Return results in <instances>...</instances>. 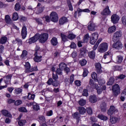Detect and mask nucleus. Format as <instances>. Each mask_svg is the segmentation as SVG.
I'll list each match as a JSON object with an SVG mask.
<instances>
[{"label": "nucleus", "instance_id": "16", "mask_svg": "<svg viewBox=\"0 0 126 126\" xmlns=\"http://www.w3.org/2000/svg\"><path fill=\"white\" fill-rule=\"evenodd\" d=\"M68 20H67V18L66 17H62L59 19V23L60 25H63L66 22H68Z\"/></svg>", "mask_w": 126, "mask_h": 126}, {"label": "nucleus", "instance_id": "51", "mask_svg": "<svg viewBox=\"0 0 126 126\" xmlns=\"http://www.w3.org/2000/svg\"><path fill=\"white\" fill-rule=\"evenodd\" d=\"M83 96H85V97H88V90L84 89L82 93Z\"/></svg>", "mask_w": 126, "mask_h": 126}, {"label": "nucleus", "instance_id": "2", "mask_svg": "<svg viewBox=\"0 0 126 126\" xmlns=\"http://www.w3.org/2000/svg\"><path fill=\"white\" fill-rule=\"evenodd\" d=\"M112 91L113 92V94L115 96H118L120 94V92L121 91V89H120V86L116 84L112 87Z\"/></svg>", "mask_w": 126, "mask_h": 126}, {"label": "nucleus", "instance_id": "59", "mask_svg": "<svg viewBox=\"0 0 126 126\" xmlns=\"http://www.w3.org/2000/svg\"><path fill=\"white\" fill-rule=\"evenodd\" d=\"M125 77H126V75L120 74L117 77V79H125Z\"/></svg>", "mask_w": 126, "mask_h": 126}, {"label": "nucleus", "instance_id": "37", "mask_svg": "<svg viewBox=\"0 0 126 126\" xmlns=\"http://www.w3.org/2000/svg\"><path fill=\"white\" fill-rule=\"evenodd\" d=\"M28 95V99L29 100H34L35 98V94H32L30 93H29Z\"/></svg>", "mask_w": 126, "mask_h": 126}, {"label": "nucleus", "instance_id": "43", "mask_svg": "<svg viewBox=\"0 0 126 126\" xmlns=\"http://www.w3.org/2000/svg\"><path fill=\"white\" fill-rule=\"evenodd\" d=\"M108 50L107 48H98L97 49L99 53H105Z\"/></svg>", "mask_w": 126, "mask_h": 126}, {"label": "nucleus", "instance_id": "22", "mask_svg": "<svg viewBox=\"0 0 126 126\" xmlns=\"http://www.w3.org/2000/svg\"><path fill=\"white\" fill-rule=\"evenodd\" d=\"M101 112L105 113L107 111V103L106 102H102L101 105Z\"/></svg>", "mask_w": 126, "mask_h": 126}, {"label": "nucleus", "instance_id": "15", "mask_svg": "<svg viewBox=\"0 0 126 126\" xmlns=\"http://www.w3.org/2000/svg\"><path fill=\"white\" fill-rule=\"evenodd\" d=\"M120 121V118L116 117L110 116V123L112 125L118 123Z\"/></svg>", "mask_w": 126, "mask_h": 126}, {"label": "nucleus", "instance_id": "4", "mask_svg": "<svg viewBox=\"0 0 126 126\" xmlns=\"http://www.w3.org/2000/svg\"><path fill=\"white\" fill-rule=\"evenodd\" d=\"M50 20L53 22L59 21V16L56 12H52L50 14Z\"/></svg>", "mask_w": 126, "mask_h": 126}, {"label": "nucleus", "instance_id": "30", "mask_svg": "<svg viewBox=\"0 0 126 126\" xmlns=\"http://www.w3.org/2000/svg\"><path fill=\"white\" fill-rule=\"evenodd\" d=\"M51 43L53 46H57L58 45V39L56 37H53L51 40Z\"/></svg>", "mask_w": 126, "mask_h": 126}, {"label": "nucleus", "instance_id": "57", "mask_svg": "<svg viewBox=\"0 0 126 126\" xmlns=\"http://www.w3.org/2000/svg\"><path fill=\"white\" fill-rule=\"evenodd\" d=\"M99 48H108V43L103 42L99 45Z\"/></svg>", "mask_w": 126, "mask_h": 126}, {"label": "nucleus", "instance_id": "56", "mask_svg": "<svg viewBox=\"0 0 126 126\" xmlns=\"http://www.w3.org/2000/svg\"><path fill=\"white\" fill-rule=\"evenodd\" d=\"M19 111L21 113H27V109H26L25 107H24L19 108Z\"/></svg>", "mask_w": 126, "mask_h": 126}, {"label": "nucleus", "instance_id": "5", "mask_svg": "<svg viewBox=\"0 0 126 126\" xmlns=\"http://www.w3.org/2000/svg\"><path fill=\"white\" fill-rule=\"evenodd\" d=\"M40 54V51L39 50H36L35 52L34 53V58H33V60L35 63H40L41 61H42V56H39Z\"/></svg>", "mask_w": 126, "mask_h": 126}, {"label": "nucleus", "instance_id": "8", "mask_svg": "<svg viewBox=\"0 0 126 126\" xmlns=\"http://www.w3.org/2000/svg\"><path fill=\"white\" fill-rule=\"evenodd\" d=\"M96 25H95V24L93 22H89V25L88 26V29L89 31H95V29L96 28Z\"/></svg>", "mask_w": 126, "mask_h": 126}, {"label": "nucleus", "instance_id": "26", "mask_svg": "<svg viewBox=\"0 0 126 126\" xmlns=\"http://www.w3.org/2000/svg\"><path fill=\"white\" fill-rule=\"evenodd\" d=\"M123 60H124V58H123V56L121 55H119L116 58V63H121L123 62Z\"/></svg>", "mask_w": 126, "mask_h": 126}, {"label": "nucleus", "instance_id": "9", "mask_svg": "<svg viewBox=\"0 0 126 126\" xmlns=\"http://www.w3.org/2000/svg\"><path fill=\"white\" fill-rule=\"evenodd\" d=\"M38 40H39V36L38 35V33H36L34 36L29 39L28 43L32 44V43H35V42H37Z\"/></svg>", "mask_w": 126, "mask_h": 126}, {"label": "nucleus", "instance_id": "12", "mask_svg": "<svg viewBox=\"0 0 126 126\" xmlns=\"http://www.w3.org/2000/svg\"><path fill=\"white\" fill-rule=\"evenodd\" d=\"M5 79L4 80V82L5 84H10V81H11V78L12 77V74H8L4 76Z\"/></svg>", "mask_w": 126, "mask_h": 126}, {"label": "nucleus", "instance_id": "1", "mask_svg": "<svg viewBox=\"0 0 126 126\" xmlns=\"http://www.w3.org/2000/svg\"><path fill=\"white\" fill-rule=\"evenodd\" d=\"M37 35L39 42L42 44L45 43L49 38V34L47 33H41V34L37 33Z\"/></svg>", "mask_w": 126, "mask_h": 126}, {"label": "nucleus", "instance_id": "60", "mask_svg": "<svg viewBox=\"0 0 126 126\" xmlns=\"http://www.w3.org/2000/svg\"><path fill=\"white\" fill-rule=\"evenodd\" d=\"M97 82H98V84L99 85H103V84H105V80L101 79H99L98 80H97Z\"/></svg>", "mask_w": 126, "mask_h": 126}, {"label": "nucleus", "instance_id": "58", "mask_svg": "<svg viewBox=\"0 0 126 126\" xmlns=\"http://www.w3.org/2000/svg\"><path fill=\"white\" fill-rule=\"evenodd\" d=\"M86 111L89 115H92V114H93V112L92 111V108L91 107L87 108Z\"/></svg>", "mask_w": 126, "mask_h": 126}, {"label": "nucleus", "instance_id": "63", "mask_svg": "<svg viewBox=\"0 0 126 126\" xmlns=\"http://www.w3.org/2000/svg\"><path fill=\"white\" fill-rule=\"evenodd\" d=\"M92 78L93 79H94V80H96V79H97V74L95 72H93L92 73Z\"/></svg>", "mask_w": 126, "mask_h": 126}, {"label": "nucleus", "instance_id": "64", "mask_svg": "<svg viewBox=\"0 0 126 126\" xmlns=\"http://www.w3.org/2000/svg\"><path fill=\"white\" fill-rule=\"evenodd\" d=\"M46 116L48 117H51L53 116V110H49L46 112Z\"/></svg>", "mask_w": 126, "mask_h": 126}, {"label": "nucleus", "instance_id": "52", "mask_svg": "<svg viewBox=\"0 0 126 126\" xmlns=\"http://www.w3.org/2000/svg\"><path fill=\"white\" fill-rule=\"evenodd\" d=\"M95 89L97 90V93L98 95H100L102 93V88L101 87H97Z\"/></svg>", "mask_w": 126, "mask_h": 126}, {"label": "nucleus", "instance_id": "14", "mask_svg": "<svg viewBox=\"0 0 126 126\" xmlns=\"http://www.w3.org/2000/svg\"><path fill=\"white\" fill-rule=\"evenodd\" d=\"M5 21L6 23H7V24H9V25H14V24L12 22V20H11L10 17L8 15L5 16Z\"/></svg>", "mask_w": 126, "mask_h": 126}, {"label": "nucleus", "instance_id": "47", "mask_svg": "<svg viewBox=\"0 0 126 126\" xmlns=\"http://www.w3.org/2000/svg\"><path fill=\"white\" fill-rule=\"evenodd\" d=\"M79 104L80 106H84L85 104H86V100L83 99H81L79 101Z\"/></svg>", "mask_w": 126, "mask_h": 126}, {"label": "nucleus", "instance_id": "18", "mask_svg": "<svg viewBox=\"0 0 126 126\" xmlns=\"http://www.w3.org/2000/svg\"><path fill=\"white\" fill-rule=\"evenodd\" d=\"M72 117L73 119H75L77 120V122H79V120H80V118L81 116L80 114L78 112H75L72 115Z\"/></svg>", "mask_w": 126, "mask_h": 126}, {"label": "nucleus", "instance_id": "27", "mask_svg": "<svg viewBox=\"0 0 126 126\" xmlns=\"http://www.w3.org/2000/svg\"><path fill=\"white\" fill-rule=\"evenodd\" d=\"M97 118L100 120H102V121H107L108 120V117L103 115V114H98L97 115Z\"/></svg>", "mask_w": 126, "mask_h": 126}, {"label": "nucleus", "instance_id": "35", "mask_svg": "<svg viewBox=\"0 0 126 126\" xmlns=\"http://www.w3.org/2000/svg\"><path fill=\"white\" fill-rule=\"evenodd\" d=\"M116 28L115 26H112L108 29V32L109 34H112V33H114L116 31Z\"/></svg>", "mask_w": 126, "mask_h": 126}, {"label": "nucleus", "instance_id": "41", "mask_svg": "<svg viewBox=\"0 0 126 126\" xmlns=\"http://www.w3.org/2000/svg\"><path fill=\"white\" fill-rule=\"evenodd\" d=\"M61 35L62 39L63 41V42H66V41H67L68 36L63 33H61Z\"/></svg>", "mask_w": 126, "mask_h": 126}, {"label": "nucleus", "instance_id": "10", "mask_svg": "<svg viewBox=\"0 0 126 126\" xmlns=\"http://www.w3.org/2000/svg\"><path fill=\"white\" fill-rule=\"evenodd\" d=\"M101 15H110L111 11L109 8V6H106L105 8L101 13Z\"/></svg>", "mask_w": 126, "mask_h": 126}, {"label": "nucleus", "instance_id": "24", "mask_svg": "<svg viewBox=\"0 0 126 126\" xmlns=\"http://www.w3.org/2000/svg\"><path fill=\"white\" fill-rule=\"evenodd\" d=\"M37 70V67H30L29 68H26L25 69V72L26 73H28V72H33V71H36Z\"/></svg>", "mask_w": 126, "mask_h": 126}, {"label": "nucleus", "instance_id": "42", "mask_svg": "<svg viewBox=\"0 0 126 126\" xmlns=\"http://www.w3.org/2000/svg\"><path fill=\"white\" fill-rule=\"evenodd\" d=\"M79 63H80L82 66H84V65H86V63H87V61L85 59H83L79 61Z\"/></svg>", "mask_w": 126, "mask_h": 126}, {"label": "nucleus", "instance_id": "25", "mask_svg": "<svg viewBox=\"0 0 126 126\" xmlns=\"http://www.w3.org/2000/svg\"><path fill=\"white\" fill-rule=\"evenodd\" d=\"M78 111L80 115H84L86 112V109H85L83 107H79Z\"/></svg>", "mask_w": 126, "mask_h": 126}, {"label": "nucleus", "instance_id": "38", "mask_svg": "<svg viewBox=\"0 0 126 126\" xmlns=\"http://www.w3.org/2000/svg\"><path fill=\"white\" fill-rule=\"evenodd\" d=\"M89 38H90V36H89V34L87 33L84 37L83 42L87 43V42H88V40H89Z\"/></svg>", "mask_w": 126, "mask_h": 126}, {"label": "nucleus", "instance_id": "49", "mask_svg": "<svg viewBox=\"0 0 126 126\" xmlns=\"http://www.w3.org/2000/svg\"><path fill=\"white\" fill-rule=\"evenodd\" d=\"M22 93V89H20V88L16 89L15 90V93L17 95H18V94H20V93Z\"/></svg>", "mask_w": 126, "mask_h": 126}, {"label": "nucleus", "instance_id": "21", "mask_svg": "<svg viewBox=\"0 0 126 126\" xmlns=\"http://www.w3.org/2000/svg\"><path fill=\"white\" fill-rule=\"evenodd\" d=\"M113 48H123V44L121 41H117L112 45Z\"/></svg>", "mask_w": 126, "mask_h": 126}, {"label": "nucleus", "instance_id": "19", "mask_svg": "<svg viewBox=\"0 0 126 126\" xmlns=\"http://www.w3.org/2000/svg\"><path fill=\"white\" fill-rule=\"evenodd\" d=\"M89 84L92 88H93L94 89H96L98 87V84L95 83L94 82V81L92 79L90 80Z\"/></svg>", "mask_w": 126, "mask_h": 126}, {"label": "nucleus", "instance_id": "61", "mask_svg": "<svg viewBox=\"0 0 126 126\" xmlns=\"http://www.w3.org/2000/svg\"><path fill=\"white\" fill-rule=\"evenodd\" d=\"M88 74V70L86 68L84 69V72L83 73V76L84 77H86V76H87Z\"/></svg>", "mask_w": 126, "mask_h": 126}, {"label": "nucleus", "instance_id": "40", "mask_svg": "<svg viewBox=\"0 0 126 126\" xmlns=\"http://www.w3.org/2000/svg\"><path fill=\"white\" fill-rule=\"evenodd\" d=\"M21 8V5L19 2L16 3L15 5V10L18 11Z\"/></svg>", "mask_w": 126, "mask_h": 126}, {"label": "nucleus", "instance_id": "31", "mask_svg": "<svg viewBox=\"0 0 126 126\" xmlns=\"http://www.w3.org/2000/svg\"><path fill=\"white\" fill-rule=\"evenodd\" d=\"M88 55L89 58L92 60H94V59H95V52L94 51L89 52Z\"/></svg>", "mask_w": 126, "mask_h": 126}, {"label": "nucleus", "instance_id": "62", "mask_svg": "<svg viewBox=\"0 0 126 126\" xmlns=\"http://www.w3.org/2000/svg\"><path fill=\"white\" fill-rule=\"evenodd\" d=\"M96 41H97V40L92 38V37H90V43L92 45H94L95 44V43H96Z\"/></svg>", "mask_w": 126, "mask_h": 126}, {"label": "nucleus", "instance_id": "32", "mask_svg": "<svg viewBox=\"0 0 126 126\" xmlns=\"http://www.w3.org/2000/svg\"><path fill=\"white\" fill-rule=\"evenodd\" d=\"M66 1L68 5V7L69 8V10L72 11V10H73V7H72V4H71V1H70V0H67Z\"/></svg>", "mask_w": 126, "mask_h": 126}, {"label": "nucleus", "instance_id": "29", "mask_svg": "<svg viewBox=\"0 0 126 126\" xmlns=\"http://www.w3.org/2000/svg\"><path fill=\"white\" fill-rule=\"evenodd\" d=\"M115 82V78L111 77L109 78L108 81L107 83V85H113Z\"/></svg>", "mask_w": 126, "mask_h": 126}, {"label": "nucleus", "instance_id": "44", "mask_svg": "<svg viewBox=\"0 0 126 126\" xmlns=\"http://www.w3.org/2000/svg\"><path fill=\"white\" fill-rule=\"evenodd\" d=\"M99 35H98V33L97 32H94L92 34L91 37L93 38V39H94V40H98V37Z\"/></svg>", "mask_w": 126, "mask_h": 126}, {"label": "nucleus", "instance_id": "7", "mask_svg": "<svg viewBox=\"0 0 126 126\" xmlns=\"http://www.w3.org/2000/svg\"><path fill=\"white\" fill-rule=\"evenodd\" d=\"M119 20H120V17L117 14H113L111 16V22L113 23V24H117L118 22H119Z\"/></svg>", "mask_w": 126, "mask_h": 126}, {"label": "nucleus", "instance_id": "23", "mask_svg": "<svg viewBox=\"0 0 126 126\" xmlns=\"http://www.w3.org/2000/svg\"><path fill=\"white\" fill-rule=\"evenodd\" d=\"M97 97L95 95H91L89 98V101L91 103H96L97 102Z\"/></svg>", "mask_w": 126, "mask_h": 126}, {"label": "nucleus", "instance_id": "50", "mask_svg": "<svg viewBox=\"0 0 126 126\" xmlns=\"http://www.w3.org/2000/svg\"><path fill=\"white\" fill-rule=\"evenodd\" d=\"M26 56H27V51H23L22 54L21 55V59H24V58H26Z\"/></svg>", "mask_w": 126, "mask_h": 126}, {"label": "nucleus", "instance_id": "55", "mask_svg": "<svg viewBox=\"0 0 126 126\" xmlns=\"http://www.w3.org/2000/svg\"><path fill=\"white\" fill-rule=\"evenodd\" d=\"M22 104V100H18L14 102V105L15 106H19L20 105H21Z\"/></svg>", "mask_w": 126, "mask_h": 126}, {"label": "nucleus", "instance_id": "33", "mask_svg": "<svg viewBox=\"0 0 126 126\" xmlns=\"http://www.w3.org/2000/svg\"><path fill=\"white\" fill-rule=\"evenodd\" d=\"M6 42H7V37H6V36H2L0 38V43L1 44H5Z\"/></svg>", "mask_w": 126, "mask_h": 126}, {"label": "nucleus", "instance_id": "13", "mask_svg": "<svg viewBox=\"0 0 126 126\" xmlns=\"http://www.w3.org/2000/svg\"><path fill=\"white\" fill-rule=\"evenodd\" d=\"M94 66L96 68L97 73H101L102 72V66H101V63H94Z\"/></svg>", "mask_w": 126, "mask_h": 126}, {"label": "nucleus", "instance_id": "46", "mask_svg": "<svg viewBox=\"0 0 126 126\" xmlns=\"http://www.w3.org/2000/svg\"><path fill=\"white\" fill-rule=\"evenodd\" d=\"M26 124V120H20L18 121V125L19 126H23L24 125Z\"/></svg>", "mask_w": 126, "mask_h": 126}, {"label": "nucleus", "instance_id": "53", "mask_svg": "<svg viewBox=\"0 0 126 126\" xmlns=\"http://www.w3.org/2000/svg\"><path fill=\"white\" fill-rule=\"evenodd\" d=\"M15 41L18 43L19 47L22 46V40L18 38H16Z\"/></svg>", "mask_w": 126, "mask_h": 126}, {"label": "nucleus", "instance_id": "48", "mask_svg": "<svg viewBox=\"0 0 126 126\" xmlns=\"http://www.w3.org/2000/svg\"><path fill=\"white\" fill-rule=\"evenodd\" d=\"M59 67L63 70L64 69L65 67H66V64L63 63H62L59 64Z\"/></svg>", "mask_w": 126, "mask_h": 126}, {"label": "nucleus", "instance_id": "45", "mask_svg": "<svg viewBox=\"0 0 126 126\" xmlns=\"http://www.w3.org/2000/svg\"><path fill=\"white\" fill-rule=\"evenodd\" d=\"M75 37H76V35L73 33H70L68 35V39H69L70 40H73V39H75Z\"/></svg>", "mask_w": 126, "mask_h": 126}, {"label": "nucleus", "instance_id": "11", "mask_svg": "<svg viewBox=\"0 0 126 126\" xmlns=\"http://www.w3.org/2000/svg\"><path fill=\"white\" fill-rule=\"evenodd\" d=\"M21 36L23 39H25L27 36V28L25 27V26H24L22 27Z\"/></svg>", "mask_w": 126, "mask_h": 126}, {"label": "nucleus", "instance_id": "34", "mask_svg": "<svg viewBox=\"0 0 126 126\" xmlns=\"http://www.w3.org/2000/svg\"><path fill=\"white\" fill-rule=\"evenodd\" d=\"M107 58L109 59L110 60L112 59V56H111V53L108 52L105 53V55L103 56V59L106 60Z\"/></svg>", "mask_w": 126, "mask_h": 126}, {"label": "nucleus", "instance_id": "3", "mask_svg": "<svg viewBox=\"0 0 126 126\" xmlns=\"http://www.w3.org/2000/svg\"><path fill=\"white\" fill-rule=\"evenodd\" d=\"M119 110L116 109L114 106H111L110 108L107 110V114L109 116H112L115 115V114L118 113Z\"/></svg>", "mask_w": 126, "mask_h": 126}, {"label": "nucleus", "instance_id": "17", "mask_svg": "<svg viewBox=\"0 0 126 126\" xmlns=\"http://www.w3.org/2000/svg\"><path fill=\"white\" fill-rule=\"evenodd\" d=\"M38 121L40 125L46 124V118L44 116L39 115L38 117Z\"/></svg>", "mask_w": 126, "mask_h": 126}, {"label": "nucleus", "instance_id": "28", "mask_svg": "<svg viewBox=\"0 0 126 126\" xmlns=\"http://www.w3.org/2000/svg\"><path fill=\"white\" fill-rule=\"evenodd\" d=\"M30 104L31 105H33L32 108L33 110H35V111H38L40 110V107H39V105L37 104V103L31 102Z\"/></svg>", "mask_w": 126, "mask_h": 126}, {"label": "nucleus", "instance_id": "54", "mask_svg": "<svg viewBox=\"0 0 126 126\" xmlns=\"http://www.w3.org/2000/svg\"><path fill=\"white\" fill-rule=\"evenodd\" d=\"M122 23L124 26H126V16H124L122 18Z\"/></svg>", "mask_w": 126, "mask_h": 126}, {"label": "nucleus", "instance_id": "6", "mask_svg": "<svg viewBox=\"0 0 126 126\" xmlns=\"http://www.w3.org/2000/svg\"><path fill=\"white\" fill-rule=\"evenodd\" d=\"M122 37V32L121 31H117L115 33H114L113 36V41L115 43L117 42L118 39H120Z\"/></svg>", "mask_w": 126, "mask_h": 126}, {"label": "nucleus", "instance_id": "20", "mask_svg": "<svg viewBox=\"0 0 126 126\" xmlns=\"http://www.w3.org/2000/svg\"><path fill=\"white\" fill-rule=\"evenodd\" d=\"M1 113L5 117H7L8 118H11L12 117L11 114L6 110H2Z\"/></svg>", "mask_w": 126, "mask_h": 126}, {"label": "nucleus", "instance_id": "36", "mask_svg": "<svg viewBox=\"0 0 126 126\" xmlns=\"http://www.w3.org/2000/svg\"><path fill=\"white\" fill-rule=\"evenodd\" d=\"M88 51L86 50L85 48H82L80 49V55L81 56H84L86 53H87Z\"/></svg>", "mask_w": 126, "mask_h": 126}, {"label": "nucleus", "instance_id": "39", "mask_svg": "<svg viewBox=\"0 0 126 126\" xmlns=\"http://www.w3.org/2000/svg\"><path fill=\"white\" fill-rule=\"evenodd\" d=\"M12 19L14 21L17 20L18 19V14L17 13H14Z\"/></svg>", "mask_w": 126, "mask_h": 126}]
</instances>
